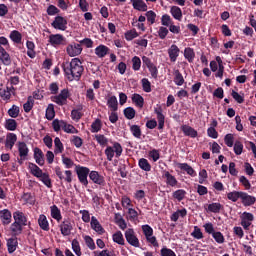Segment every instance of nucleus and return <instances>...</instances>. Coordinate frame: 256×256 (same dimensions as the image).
Returning <instances> with one entry per match:
<instances>
[{
  "label": "nucleus",
  "instance_id": "43",
  "mask_svg": "<svg viewBox=\"0 0 256 256\" xmlns=\"http://www.w3.org/2000/svg\"><path fill=\"white\" fill-rule=\"evenodd\" d=\"M45 117L48 121H53V119H55V106L53 104L48 105Z\"/></svg>",
  "mask_w": 256,
  "mask_h": 256
},
{
  "label": "nucleus",
  "instance_id": "33",
  "mask_svg": "<svg viewBox=\"0 0 256 256\" xmlns=\"http://www.w3.org/2000/svg\"><path fill=\"white\" fill-rule=\"evenodd\" d=\"M18 245L19 242L17 241V238H9L7 240L8 253H15V251H17Z\"/></svg>",
  "mask_w": 256,
  "mask_h": 256
},
{
  "label": "nucleus",
  "instance_id": "24",
  "mask_svg": "<svg viewBox=\"0 0 256 256\" xmlns=\"http://www.w3.org/2000/svg\"><path fill=\"white\" fill-rule=\"evenodd\" d=\"M179 51V47L175 44L171 45V47L168 49V55L172 63L177 61V57H179Z\"/></svg>",
  "mask_w": 256,
  "mask_h": 256
},
{
  "label": "nucleus",
  "instance_id": "50",
  "mask_svg": "<svg viewBox=\"0 0 256 256\" xmlns=\"http://www.w3.org/2000/svg\"><path fill=\"white\" fill-rule=\"evenodd\" d=\"M70 143L76 147V149H81L83 147V139L79 136H72L70 138Z\"/></svg>",
  "mask_w": 256,
  "mask_h": 256
},
{
  "label": "nucleus",
  "instance_id": "21",
  "mask_svg": "<svg viewBox=\"0 0 256 256\" xmlns=\"http://www.w3.org/2000/svg\"><path fill=\"white\" fill-rule=\"evenodd\" d=\"M18 153L20 158L23 160L27 159V156L29 155V147H27L25 142H18Z\"/></svg>",
  "mask_w": 256,
  "mask_h": 256
},
{
  "label": "nucleus",
  "instance_id": "10",
  "mask_svg": "<svg viewBox=\"0 0 256 256\" xmlns=\"http://www.w3.org/2000/svg\"><path fill=\"white\" fill-rule=\"evenodd\" d=\"M83 52V48L81 47V44H70L66 48V53H68L69 57H77L78 55H81Z\"/></svg>",
  "mask_w": 256,
  "mask_h": 256
},
{
  "label": "nucleus",
  "instance_id": "14",
  "mask_svg": "<svg viewBox=\"0 0 256 256\" xmlns=\"http://www.w3.org/2000/svg\"><path fill=\"white\" fill-rule=\"evenodd\" d=\"M154 113L157 115L158 129L161 131L165 127V115L163 114V108L161 106L155 108Z\"/></svg>",
  "mask_w": 256,
  "mask_h": 256
},
{
  "label": "nucleus",
  "instance_id": "38",
  "mask_svg": "<svg viewBox=\"0 0 256 256\" xmlns=\"http://www.w3.org/2000/svg\"><path fill=\"white\" fill-rule=\"evenodd\" d=\"M138 167L142 169V171H146V173H149L151 171V164L149 163V160L145 158H140L138 161Z\"/></svg>",
  "mask_w": 256,
  "mask_h": 256
},
{
  "label": "nucleus",
  "instance_id": "6",
  "mask_svg": "<svg viewBox=\"0 0 256 256\" xmlns=\"http://www.w3.org/2000/svg\"><path fill=\"white\" fill-rule=\"evenodd\" d=\"M56 176L60 179V181H65L66 183H72L73 182V172L71 170H66L64 172L65 175H63V171L61 170V167L56 166L54 168Z\"/></svg>",
  "mask_w": 256,
  "mask_h": 256
},
{
  "label": "nucleus",
  "instance_id": "49",
  "mask_svg": "<svg viewBox=\"0 0 256 256\" xmlns=\"http://www.w3.org/2000/svg\"><path fill=\"white\" fill-rule=\"evenodd\" d=\"M112 239L114 243H117L118 245H125V238H123V233H121V231L114 233Z\"/></svg>",
  "mask_w": 256,
  "mask_h": 256
},
{
  "label": "nucleus",
  "instance_id": "3",
  "mask_svg": "<svg viewBox=\"0 0 256 256\" xmlns=\"http://www.w3.org/2000/svg\"><path fill=\"white\" fill-rule=\"evenodd\" d=\"M71 97V93H69V89L64 88L60 91V93L54 96H51V101L53 103H56V105H59L60 107H63V105H67V98Z\"/></svg>",
  "mask_w": 256,
  "mask_h": 256
},
{
  "label": "nucleus",
  "instance_id": "40",
  "mask_svg": "<svg viewBox=\"0 0 256 256\" xmlns=\"http://www.w3.org/2000/svg\"><path fill=\"white\" fill-rule=\"evenodd\" d=\"M62 129L65 133H70L72 135L79 133V130H77L75 126L67 124V122H62Z\"/></svg>",
  "mask_w": 256,
  "mask_h": 256
},
{
  "label": "nucleus",
  "instance_id": "12",
  "mask_svg": "<svg viewBox=\"0 0 256 256\" xmlns=\"http://www.w3.org/2000/svg\"><path fill=\"white\" fill-rule=\"evenodd\" d=\"M240 201L244 207H251L252 205H255L256 197L249 195L247 192H243L240 196Z\"/></svg>",
  "mask_w": 256,
  "mask_h": 256
},
{
  "label": "nucleus",
  "instance_id": "23",
  "mask_svg": "<svg viewBox=\"0 0 256 256\" xmlns=\"http://www.w3.org/2000/svg\"><path fill=\"white\" fill-rule=\"evenodd\" d=\"M28 168L30 169L31 175L37 177V179H39L41 175L44 173L43 170L33 162H29Z\"/></svg>",
  "mask_w": 256,
  "mask_h": 256
},
{
  "label": "nucleus",
  "instance_id": "58",
  "mask_svg": "<svg viewBox=\"0 0 256 256\" xmlns=\"http://www.w3.org/2000/svg\"><path fill=\"white\" fill-rule=\"evenodd\" d=\"M173 19L171 18V16L169 14H164L162 15L161 17V24L164 26V27H169L171 25H173Z\"/></svg>",
  "mask_w": 256,
  "mask_h": 256
},
{
  "label": "nucleus",
  "instance_id": "29",
  "mask_svg": "<svg viewBox=\"0 0 256 256\" xmlns=\"http://www.w3.org/2000/svg\"><path fill=\"white\" fill-rule=\"evenodd\" d=\"M23 225L17 222H13L10 226V231L14 237H17L23 233Z\"/></svg>",
  "mask_w": 256,
  "mask_h": 256
},
{
  "label": "nucleus",
  "instance_id": "35",
  "mask_svg": "<svg viewBox=\"0 0 256 256\" xmlns=\"http://www.w3.org/2000/svg\"><path fill=\"white\" fill-rule=\"evenodd\" d=\"M242 193H243V191H237V190H234L232 192H228L227 193V199L229 201H232V203H237L239 201V199L241 200Z\"/></svg>",
  "mask_w": 256,
  "mask_h": 256
},
{
  "label": "nucleus",
  "instance_id": "32",
  "mask_svg": "<svg viewBox=\"0 0 256 256\" xmlns=\"http://www.w3.org/2000/svg\"><path fill=\"white\" fill-rule=\"evenodd\" d=\"M38 225L42 231H49V221L47 220V216L41 214L38 218Z\"/></svg>",
  "mask_w": 256,
  "mask_h": 256
},
{
  "label": "nucleus",
  "instance_id": "1",
  "mask_svg": "<svg viewBox=\"0 0 256 256\" xmlns=\"http://www.w3.org/2000/svg\"><path fill=\"white\" fill-rule=\"evenodd\" d=\"M62 69L68 81H79L83 75V71H85L79 58H73L71 62L62 63Z\"/></svg>",
  "mask_w": 256,
  "mask_h": 256
},
{
  "label": "nucleus",
  "instance_id": "54",
  "mask_svg": "<svg viewBox=\"0 0 256 256\" xmlns=\"http://www.w3.org/2000/svg\"><path fill=\"white\" fill-rule=\"evenodd\" d=\"M123 113L126 119L131 120V119H135V115L137 112L135 111V108L127 107L124 109Z\"/></svg>",
  "mask_w": 256,
  "mask_h": 256
},
{
  "label": "nucleus",
  "instance_id": "8",
  "mask_svg": "<svg viewBox=\"0 0 256 256\" xmlns=\"http://www.w3.org/2000/svg\"><path fill=\"white\" fill-rule=\"evenodd\" d=\"M125 239L132 247H140L139 238L135 235V230L128 229L125 232Z\"/></svg>",
  "mask_w": 256,
  "mask_h": 256
},
{
  "label": "nucleus",
  "instance_id": "22",
  "mask_svg": "<svg viewBox=\"0 0 256 256\" xmlns=\"http://www.w3.org/2000/svg\"><path fill=\"white\" fill-rule=\"evenodd\" d=\"M15 143H17V134L15 133H8L6 136V142L5 147L6 149H13L15 146Z\"/></svg>",
  "mask_w": 256,
  "mask_h": 256
},
{
  "label": "nucleus",
  "instance_id": "55",
  "mask_svg": "<svg viewBox=\"0 0 256 256\" xmlns=\"http://www.w3.org/2000/svg\"><path fill=\"white\" fill-rule=\"evenodd\" d=\"M145 17L150 25H154L155 20L157 19V13L153 10H149L145 13Z\"/></svg>",
  "mask_w": 256,
  "mask_h": 256
},
{
  "label": "nucleus",
  "instance_id": "2",
  "mask_svg": "<svg viewBox=\"0 0 256 256\" xmlns=\"http://www.w3.org/2000/svg\"><path fill=\"white\" fill-rule=\"evenodd\" d=\"M107 161H113V157L119 159L123 155V146L119 142H113L112 146H107L104 151Z\"/></svg>",
  "mask_w": 256,
  "mask_h": 256
},
{
  "label": "nucleus",
  "instance_id": "9",
  "mask_svg": "<svg viewBox=\"0 0 256 256\" xmlns=\"http://www.w3.org/2000/svg\"><path fill=\"white\" fill-rule=\"evenodd\" d=\"M51 27H53V29H58L59 31H66L67 19L63 16H56L54 21L51 23Z\"/></svg>",
  "mask_w": 256,
  "mask_h": 256
},
{
  "label": "nucleus",
  "instance_id": "5",
  "mask_svg": "<svg viewBox=\"0 0 256 256\" xmlns=\"http://www.w3.org/2000/svg\"><path fill=\"white\" fill-rule=\"evenodd\" d=\"M48 43H50L52 47H64L67 45V38H65L63 34H51L48 37Z\"/></svg>",
  "mask_w": 256,
  "mask_h": 256
},
{
  "label": "nucleus",
  "instance_id": "60",
  "mask_svg": "<svg viewBox=\"0 0 256 256\" xmlns=\"http://www.w3.org/2000/svg\"><path fill=\"white\" fill-rule=\"evenodd\" d=\"M84 241L88 249H90L91 251H95V249H97V246L95 245V240H93L91 236H85Z\"/></svg>",
  "mask_w": 256,
  "mask_h": 256
},
{
  "label": "nucleus",
  "instance_id": "53",
  "mask_svg": "<svg viewBox=\"0 0 256 256\" xmlns=\"http://www.w3.org/2000/svg\"><path fill=\"white\" fill-rule=\"evenodd\" d=\"M130 132L132 133L133 137H135L136 139H141V127L139 125H132L130 126Z\"/></svg>",
  "mask_w": 256,
  "mask_h": 256
},
{
  "label": "nucleus",
  "instance_id": "20",
  "mask_svg": "<svg viewBox=\"0 0 256 256\" xmlns=\"http://www.w3.org/2000/svg\"><path fill=\"white\" fill-rule=\"evenodd\" d=\"M177 167L181 171H185L187 175H190V177H197V172H195V169H193V167H191L187 163H178Z\"/></svg>",
  "mask_w": 256,
  "mask_h": 256
},
{
  "label": "nucleus",
  "instance_id": "30",
  "mask_svg": "<svg viewBox=\"0 0 256 256\" xmlns=\"http://www.w3.org/2000/svg\"><path fill=\"white\" fill-rule=\"evenodd\" d=\"M11 41H13V43H15L16 45H21L22 41H23V35L21 34V32L17 31V30H13L10 35H9Z\"/></svg>",
  "mask_w": 256,
  "mask_h": 256
},
{
  "label": "nucleus",
  "instance_id": "13",
  "mask_svg": "<svg viewBox=\"0 0 256 256\" xmlns=\"http://www.w3.org/2000/svg\"><path fill=\"white\" fill-rule=\"evenodd\" d=\"M90 227L98 235H103L105 233V228H103V226L95 216L91 217Z\"/></svg>",
  "mask_w": 256,
  "mask_h": 256
},
{
  "label": "nucleus",
  "instance_id": "34",
  "mask_svg": "<svg viewBox=\"0 0 256 256\" xmlns=\"http://www.w3.org/2000/svg\"><path fill=\"white\" fill-rule=\"evenodd\" d=\"M50 209H51V218L55 219V221L59 223V221L63 219V216L61 215V210L59 209V207H57V205L51 206Z\"/></svg>",
  "mask_w": 256,
  "mask_h": 256
},
{
  "label": "nucleus",
  "instance_id": "31",
  "mask_svg": "<svg viewBox=\"0 0 256 256\" xmlns=\"http://www.w3.org/2000/svg\"><path fill=\"white\" fill-rule=\"evenodd\" d=\"M132 103H134L136 107H139V109H143V105H145V98L140 94L134 93L132 95Z\"/></svg>",
  "mask_w": 256,
  "mask_h": 256
},
{
  "label": "nucleus",
  "instance_id": "51",
  "mask_svg": "<svg viewBox=\"0 0 256 256\" xmlns=\"http://www.w3.org/2000/svg\"><path fill=\"white\" fill-rule=\"evenodd\" d=\"M34 105H35V100H33L32 96H29L27 99V102L24 103V105H23V109H24L25 113H30L31 109H33Z\"/></svg>",
  "mask_w": 256,
  "mask_h": 256
},
{
  "label": "nucleus",
  "instance_id": "62",
  "mask_svg": "<svg viewBox=\"0 0 256 256\" xmlns=\"http://www.w3.org/2000/svg\"><path fill=\"white\" fill-rule=\"evenodd\" d=\"M132 69L133 71H139L141 69V58L138 56L132 58Z\"/></svg>",
  "mask_w": 256,
  "mask_h": 256
},
{
  "label": "nucleus",
  "instance_id": "41",
  "mask_svg": "<svg viewBox=\"0 0 256 256\" xmlns=\"http://www.w3.org/2000/svg\"><path fill=\"white\" fill-rule=\"evenodd\" d=\"M222 209H223V205L219 202H213L208 205V211L210 213H221Z\"/></svg>",
  "mask_w": 256,
  "mask_h": 256
},
{
  "label": "nucleus",
  "instance_id": "42",
  "mask_svg": "<svg viewBox=\"0 0 256 256\" xmlns=\"http://www.w3.org/2000/svg\"><path fill=\"white\" fill-rule=\"evenodd\" d=\"M39 181H42L44 185L51 189L53 187V182L51 181V177L47 173H43L39 178Z\"/></svg>",
  "mask_w": 256,
  "mask_h": 256
},
{
  "label": "nucleus",
  "instance_id": "16",
  "mask_svg": "<svg viewBox=\"0 0 256 256\" xmlns=\"http://www.w3.org/2000/svg\"><path fill=\"white\" fill-rule=\"evenodd\" d=\"M163 178L166 179L165 183L168 185V187H177L179 184V181H177V178L173 176L169 171H165L163 174Z\"/></svg>",
  "mask_w": 256,
  "mask_h": 256
},
{
  "label": "nucleus",
  "instance_id": "37",
  "mask_svg": "<svg viewBox=\"0 0 256 256\" xmlns=\"http://www.w3.org/2000/svg\"><path fill=\"white\" fill-rule=\"evenodd\" d=\"M26 47H27V55L30 57V59H35L37 56V53L35 52V43L33 41H27L26 42Z\"/></svg>",
  "mask_w": 256,
  "mask_h": 256
},
{
  "label": "nucleus",
  "instance_id": "44",
  "mask_svg": "<svg viewBox=\"0 0 256 256\" xmlns=\"http://www.w3.org/2000/svg\"><path fill=\"white\" fill-rule=\"evenodd\" d=\"M174 83L175 85H178V87H181L183 83H185V79L183 78V74L179 70L174 71Z\"/></svg>",
  "mask_w": 256,
  "mask_h": 256
},
{
  "label": "nucleus",
  "instance_id": "15",
  "mask_svg": "<svg viewBox=\"0 0 256 256\" xmlns=\"http://www.w3.org/2000/svg\"><path fill=\"white\" fill-rule=\"evenodd\" d=\"M34 159L37 165L40 167H43L45 165V154L43 153V150L41 148H34Z\"/></svg>",
  "mask_w": 256,
  "mask_h": 256
},
{
  "label": "nucleus",
  "instance_id": "28",
  "mask_svg": "<svg viewBox=\"0 0 256 256\" xmlns=\"http://www.w3.org/2000/svg\"><path fill=\"white\" fill-rule=\"evenodd\" d=\"M107 106L111 111L119 110V102L117 101V96H110L107 99Z\"/></svg>",
  "mask_w": 256,
  "mask_h": 256
},
{
  "label": "nucleus",
  "instance_id": "45",
  "mask_svg": "<svg viewBox=\"0 0 256 256\" xmlns=\"http://www.w3.org/2000/svg\"><path fill=\"white\" fill-rule=\"evenodd\" d=\"M95 140L99 144L100 147H107V144L109 143V139L105 137L103 134H96Z\"/></svg>",
  "mask_w": 256,
  "mask_h": 256
},
{
  "label": "nucleus",
  "instance_id": "47",
  "mask_svg": "<svg viewBox=\"0 0 256 256\" xmlns=\"http://www.w3.org/2000/svg\"><path fill=\"white\" fill-rule=\"evenodd\" d=\"M83 111V106H79L78 109H73L71 111V119L73 121H79L81 117H83V114L81 113Z\"/></svg>",
  "mask_w": 256,
  "mask_h": 256
},
{
  "label": "nucleus",
  "instance_id": "17",
  "mask_svg": "<svg viewBox=\"0 0 256 256\" xmlns=\"http://www.w3.org/2000/svg\"><path fill=\"white\" fill-rule=\"evenodd\" d=\"M14 223H18L24 227H27V216L21 211H16L13 213Z\"/></svg>",
  "mask_w": 256,
  "mask_h": 256
},
{
  "label": "nucleus",
  "instance_id": "25",
  "mask_svg": "<svg viewBox=\"0 0 256 256\" xmlns=\"http://www.w3.org/2000/svg\"><path fill=\"white\" fill-rule=\"evenodd\" d=\"M11 211L9 209H3L0 211V219L3 225H9L11 223Z\"/></svg>",
  "mask_w": 256,
  "mask_h": 256
},
{
  "label": "nucleus",
  "instance_id": "57",
  "mask_svg": "<svg viewBox=\"0 0 256 256\" xmlns=\"http://www.w3.org/2000/svg\"><path fill=\"white\" fill-rule=\"evenodd\" d=\"M102 127H103V124L101 123V119H96L91 124V133H99V131H101Z\"/></svg>",
  "mask_w": 256,
  "mask_h": 256
},
{
  "label": "nucleus",
  "instance_id": "7",
  "mask_svg": "<svg viewBox=\"0 0 256 256\" xmlns=\"http://www.w3.org/2000/svg\"><path fill=\"white\" fill-rule=\"evenodd\" d=\"M60 233L63 237H69L71 235V231H73V224L71 223V219L64 218L61 224L59 225Z\"/></svg>",
  "mask_w": 256,
  "mask_h": 256
},
{
  "label": "nucleus",
  "instance_id": "19",
  "mask_svg": "<svg viewBox=\"0 0 256 256\" xmlns=\"http://www.w3.org/2000/svg\"><path fill=\"white\" fill-rule=\"evenodd\" d=\"M181 131H182V133H184V135L186 137H191L192 139H195L199 135L197 130H195V128H193L189 125L181 126Z\"/></svg>",
  "mask_w": 256,
  "mask_h": 256
},
{
  "label": "nucleus",
  "instance_id": "63",
  "mask_svg": "<svg viewBox=\"0 0 256 256\" xmlns=\"http://www.w3.org/2000/svg\"><path fill=\"white\" fill-rule=\"evenodd\" d=\"M142 89L145 93H151V82L147 78L141 80Z\"/></svg>",
  "mask_w": 256,
  "mask_h": 256
},
{
  "label": "nucleus",
  "instance_id": "39",
  "mask_svg": "<svg viewBox=\"0 0 256 256\" xmlns=\"http://www.w3.org/2000/svg\"><path fill=\"white\" fill-rule=\"evenodd\" d=\"M184 57L187 59L188 63H193L195 59V50L191 47H187L184 49Z\"/></svg>",
  "mask_w": 256,
  "mask_h": 256
},
{
  "label": "nucleus",
  "instance_id": "59",
  "mask_svg": "<svg viewBox=\"0 0 256 256\" xmlns=\"http://www.w3.org/2000/svg\"><path fill=\"white\" fill-rule=\"evenodd\" d=\"M46 12H47V15H49V17H54V15H59V13H61V10H59L57 6L51 4L48 6Z\"/></svg>",
  "mask_w": 256,
  "mask_h": 256
},
{
  "label": "nucleus",
  "instance_id": "48",
  "mask_svg": "<svg viewBox=\"0 0 256 256\" xmlns=\"http://www.w3.org/2000/svg\"><path fill=\"white\" fill-rule=\"evenodd\" d=\"M4 126H5V129H7V131H16L17 130V120L7 119Z\"/></svg>",
  "mask_w": 256,
  "mask_h": 256
},
{
  "label": "nucleus",
  "instance_id": "18",
  "mask_svg": "<svg viewBox=\"0 0 256 256\" xmlns=\"http://www.w3.org/2000/svg\"><path fill=\"white\" fill-rule=\"evenodd\" d=\"M0 61L6 67H9V65H11V55H9V53L3 46H0Z\"/></svg>",
  "mask_w": 256,
  "mask_h": 256
},
{
  "label": "nucleus",
  "instance_id": "52",
  "mask_svg": "<svg viewBox=\"0 0 256 256\" xmlns=\"http://www.w3.org/2000/svg\"><path fill=\"white\" fill-rule=\"evenodd\" d=\"M72 251L77 256H82L83 255V253L81 252V245L79 244V240H77V239L72 240Z\"/></svg>",
  "mask_w": 256,
  "mask_h": 256
},
{
  "label": "nucleus",
  "instance_id": "61",
  "mask_svg": "<svg viewBox=\"0 0 256 256\" xmlns=\"http://www.w3.org/2000/svg\"><path fill=\"white\" fill-rule=\"evenodd\" d=\"M231 96L233 97V99H234L237 103H239V104L245 103V94H242V95H241V94H239L237 91L232 90Z\"/></svg>",
  "mask_w": 256,
  "mask_h": 256
},
{
  "label": "nucleus",
  "instance_id": "4",
  "mask_svg": "<svg viewBox=\"0 0 256 256\" xmlns=\"http://www.w3.org/2000/svg\"><path fill=\"white\" fill-rule=\"evenodd\" d=\"M89 168L85 166H76V174L78 177V181L81 183V185H84V187H87L89 185V180H87V177L90 175Z\"/></svg>",
  "mask_w": 256,
  "mask_h": 256
},
{
  "label": "nucleus",
  "instance_id": "36",
  "mask_svg": "<svg viewBox=\"0 0 256 256\" xmlns=\"http://www.w3.org/2000/svg\"><path fill=\"white\" fill-rule=\"evenodd\" d=\"M170 13L172 17L176 19V21H181V19H183V11L178 6H172L170 8Z\"/></svg>",
  "mask_w": 256,
  "mask_h": 256
},
{
  "label": "nucleus",
  "instance_id": "64",
  "mask_svg": "<svg viewBox=\"0 0 256 256\" xmlns=\"http://www.w3.org/2000/svg\"><path fill=\"white\" fill-rule=\"evenodd\" d=\"M161 256H177L175 251L171 250V248H167V246H163V248L160 250Z\"/></svg>",
  "mask_w": 256,
  "mask_h": 256
},
{
  "label": "nucleus",
  "instance_id": "27",
  "mask_svg": "<svg viewBox=\"0 0 256 256\" xmlns=\"http://www.w3.org/2000/svg\"><path fill=\"white\" fill-rule=\"evenodd\" d=\"M109 54V47L101 44L98 47L95 48V55L99 57V59H103L106 55Z\"/></svg>",
  "mask_w": 256,
  "mask_h": 256
},
{
  "label": "nucleus",
  "instance_id": "46",
  "mask_svg": "<svg viewBox=\"0 0 256 256\" xmlns=\"http://www.w3.org/2000/svg\"><path fill=\"white\" fill-rule=\"evenodd\" d=\"M186 195H187V191L183 189H178L172 193L173 199H177L179 202L183 201Z\"/></svg>",
  "mask_w": 256,
  "mask_h": 256
},
{
  "label": "nucleus",
  "instance_id": "26",
  "mask_svg": "<svg viewBox=\"0 0 256 256\" xmlns=\"http://www.w3.org/2000/svg\"><path fill=\"white\" fill-rule=\"evenodd\" d=\"M133 6V9L136 11H147L148 6L143 0H130Z\"/></svg>",
  "mask_w": 256,
  "mask_h": 256
},
{
  "label": "nucleus",
  "instance_id": "11",
  "mask_svg": "<svg viewBox=\"0 0 256 256\" xmlns=\"http://www.w3.org/2000/svg\"><path fill=\"white\" fill-rule=\"evenodd\" d=\"M89 178L96 185H100V187H105L106 185L105 177H103V175L99 174V172L97 171H91L89 174Z\"/></svg>",
  "mask_w": 256,
  "mask_h": 256
},
{
  "label": "nucleus",
  "instance_id": "56",
  "mask_svg": "<svg viewBox=\"0 0 256 256\" xmlns=\"http://www.w3.org/2000/svg\"><path fill=\"white\" fill-rule=\"evenodd\" d=\"M54 145H55V150L54 153H63L64 147H63V142H61V139L59 137H56L54 139Z\"/></svg>",
  "mask_w": 256,
  "mask_h": 256
}]
</instances>
